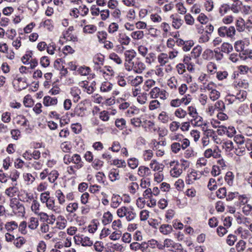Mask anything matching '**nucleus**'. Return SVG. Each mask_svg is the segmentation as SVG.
<instances>
[{"label":"nucleus","mask_w":252,"mask_h":252,"mask_svg":"<svg viewBox=\"0 0 252 252\" xmlns=\"http://www.w3.org/2000/svg\"><path fill=\"white\" fill-rule=\"evenodd\" d=\"M158 119L162 123H167L169 120H171V116L165 112H162L158 116Z\"/></svg>","instance_id":"nucleus-50"},{"label":"nucleus","mask_w":252,"mask_h":252,"mask_svg":"<svg viewBox=\"0 0 252 252\" xmlns=\"http://www.w3.org/2000/svg\"><path fill=\"white\" fill-rule=\"evenodd\" d=\"M145 68V64L141 61L136 59V72L138 73H141Z\"/></svg>","instance_id":"nucleus-57"},{"label":"nucleus","mask_w":252,"mask_h":252,"mask_svg":"<svg viewBox=\"0 0 252 252\" xmlns=\"http://www.w3.org/2000/svg\"><path fill=\"white\" fill-rule=\"evenodd\" d=\"M48 179L50 183H53L57 180V179L58 178V177L59 176V174L57 170H52V171H51V172L50 173L48 174Z\"/></svg>","instance_id":"nucleus-47"},{"label":"nucleus","mask_w":252,"mask_h":252,"mask_svg":"<svg viewBox=\"0 0 252 252\" xmlns=\"http://www.w3.org/2000/svg\"><path fill=\"white\" fill-rule=\"evenodd\" d=\"M131 37L135 40L141 39L144 37V32L143 31H137L132 32L130 34Z\"/></svg>","instance_id":"nucleus-58"},{"label":"nucleus","mask_w":252,"mask_h":252,"mask_svg":"<svg viewBox=\"0 0 252 252\" xmlns=\"http://www.w3.org/2000/svg\"><path fill=\"white\" fill-rule=\"evenodd\" d=\"M4 194L10 199L15 198V196L19 195V189L17 183L12 184V186L7 188L4 191Z\"/></svg>","instance_id":"nucleus-9"},{"label":"nucleus","mask_w":252,"mask_h":252,"mask_svg":"<svg viewBox=\"0 0 252 252\" xmlns=\"http://www.w3.org/2000/svg\"><path fill=\"white\" fill-rule=\"evenodd\" d=\"M233 49V48L232 45L228 42L223 43L220 47V51L227 54L232 52Z\"/></svg>","instance_id":"nucleus-31"},{"label":"nucleus","mask_w":252,"mask_h":252,"mask_svg":"<svg viewBox=\"0 0 252 252\" xmlns=\"http://www.w3.org/2000/svg\"><path fill=\"white\" fill-rule=\"evenodd\" d=\"M34 198V195L32 193L23 190L19 194L18 199L23 202L30 204Z\"/></svg>","instance_id":"nucleus-12"},{"label":"nucleus","mask_w":252,"mask_h":252,"mask_svg":"<svg viewBox=\"0 0 252 252\" xmlns=\"http://www.w3.org/2000/svg\"><path fill=\"white\" fill-rule=\"evenodd\" d=\"M164 144V142H162V144H160V142H156V143H154V149L157 151L156 155L157 156L161 157L164 154V149L163 145Z\"/></svg>","instance_id":"nucleus-24"},{"label":"nucleus","mask_w":252,"mask_h":252,"mask_svg":"<svg viewBox=\"0 0 252 252\" xmlns=\"http://www.w3.org/2000/svg\"><path fill=\"white\" fill-rule=\"evenodd\" d=\"M246 30L251 32L252 31V15H249L245 22Z\"/></svg>","instance_id":"nucleus-64"},{"label":"nucleus","mask_w":252,"mask_h":252,"mask_svg":"<svg viewBox=\"0 0 252 252\" xmlns=\"http://www.w3.org/2000/svg\"><path fill=\"white\" fill-rule=\"evenodd\" d=\"M109 58L117 64H120L123 63V61L121 58L115 53H111L109 56Z\"/></svg>","instance_id":"nucleus-55"},{"label":"nucleus","mask_w":252,"mask_h":252,"mask_svg":"<svg viewBox=\"0 0 252 252\" xmlns=\"http://www.w3.org/2000/svg\"><path fill=\"white\" fill-rule=\"evenodd\" d=\"M86 110L83 106L78 105L75 108L74 113L78 116L83 117L85 115Z\"/></svg>","instance_id":"nucleus-54"},{"label":"nucleus","mask_w":252,"mask_h":252,"mask_svg":"<svg viewBox=\"0 0 252 252\" xmlns=\"http://www.w3.org/2000/svg\"><path fill=\"white\" fill-rule=\"evenodd\" d=\"M150 167L155 171L162 172L163 165L162 164H159L155 159L152 160L150 163Z\"/></svg>","instance_id":"nucleus-27"},{"label":"nucleus","mask_w":252,"mask_h":252,"mask_svg":"<svg viewBox=\"0 0 252 252\" xmlns=\"http://www.w3.org/2000/svg\"><path fill=\"white\" fill-rule=\"evenodd\" d=\"M207 68L210 74H213L216 72L217 66L214 63L209 62L207 65Z\"/></svg>","instance_id":"nucleus-62"},{"label":"nucleus","mask_w":252,"mask_h":252,"mask_svg":"<svg viewBox=\"0 0 252 252\" xmlns=\"http://www.w3.org/2000/svg\"><path fill=\"white\" fill-rule=\"evenodd\" d=\"M113 219V216L111 213L108 211L105 212L103 216V220L102 222L104 224H107L109 223L112 221Z\"/></svg>","instance_id":"nucleus-48"},{"label":"nucleus","mask_w":252,"mask_h":252,"mask_svg":"<svg viewBox=\"0 0 252 252\" xmlns=\"http://www.w3.org/2000/svg\"><path fill=\"white\" fill-rule=\"evenodd\" d=\"M203 6L208 12L212 11L214 7L213 0H205L203 3Z\"/></svg>","instance_id":"nucleus-42"},{"label":"nucleus","mask_w":252,"mask_h":252,"mask_svg":"<svg viewBox=\"0 0 252 252\" xmlns=\"http://www.w3.org/2000/svg\"><path fill=\"white\" fill-rule=\"evenodd\" d=\"M18 227V223L14 220L6 222L4 224V228L8 232H12L17 229Z\"/></svg>","instance_id":"nucleus-23"},{"label":"nucleus","mask_w":252,"mask_h":252,"mask_svg":"<svg viewBox=\"0 0 252 252\" xmlns=\"http://www.w3.org/2000/svg\"><path fill=\"white\" fill-rule=\"evenodd\" d=\"M103 165V161L99 159L95 158L92 161V166L95 170H100Z\"/></svg>","instance_id":"nucleus-45"},{"label":"nucleus","mask_w":252,"mask_h":252,"mask_svg":"<svg viewBox=\"0 0 252 252\" xmlns=\"http://www.w3.org/2000/svg\"><path fill=\"white\" fill-rule=\"evenodd\" d=\"M188 166L189 163L185 160L181 159L179 161H176L174 165V177L179 176L182 174L183 169H185Z\"/></svg>","instance_id":"nucleus-8"},{"label":"nucleus","mask_w":252,"mask_h":252,"mask_svg":"<svg viewBox=\"0 0 252 252\" xmlns=\"http://www.w3.org/2000/svg\"><path fill=\"white\" fill-rule=\"evenodd\" d=\"M234 176L232 172H227L225 176L224 180L227 185L231 187L233 185Z\"/></svg>","instance_id":"nucleus-32"},{"label":"nucleus","mask_w":252,"mask_h":252,"mask_svg":"<svg viewBox=\"0 0 252 252\" xmlns=\"http://www.w3.org/2000/svg\"><path fill=\"white\" fill-rule=\"evenodd\" d=\"M149 95L152 98L159 97L160 99H165L167 98L168 94L164 90H160L157 87H154L150 92Z\"/></svg>","instance_id":"nucleus-7"},{"label":"nucleus","mask_w":252,"mask_h":252,"mask_svg":"<svg viewBox=\"0 0 252 252\" xmlns=\"http://www.w3.org/2000/svg\"><path fill=\"white\" fill-rule=\"evenodd\" d=\"M129 81L132 86L137 87L142 83L143 78L141 76H137L134 78H130Z\"/></svg>","instance_id":"nucleus-33"},{"label":"nucleus","mask_w":252,"mask_h":252,"mask_svg":"<svg viewBox=\"0 0 252 252\" xmlns=\"http://www.w3.org/2000/svg\"><path fill=\"white\" fill-rule=\"evenodd\" d=\"M136 55V52L132 49L126 50L124 52L125 57V66L129 64V63L134 60Z\"/></svg>","instance_id":"nucleus-13"},{"label":"nucleus","mask_w":252,"mask_h":252,"mask_svg":"<svg viewBox=\"0 0 252 252\" xmlns=\"http://www.w3.org/2000/svg\"><path fill=\"white\" fill-rule=\"evenodd\" d=\"M46 207L54 212L55 213L60 214L61 213V208L60 206L55 205V200L53 197H50L45 203Z\"/></svg>","instance_id":"nucleus-10"},{"label":"nucleus","mask_w":252,"mask_h":252,"mask_svg":"<svg viewBox=\"0 0 252 252\" xmlns=\"http://www.w3.org/2000/svg\"><path fill=\"white\" fill-rule=\"evenodd\" d=\"M122 197L117 194H113L111 200V206L113 208H117L122 203Z\"/></svg>","instance_id":"nucleus-21"},{"label":"nucleus","mask_w":252,"mask_h":252,"mask_svg":"<svg viewBox=\"0 0 252 252\" xmlns=\"http://www.w3.org/2000/svg\"><path fill=\"white\" fill-rule=\"evenodd\" d=\"M238 205L239 206H244L246 204H247L248 202V198L246 194L240 195L238 194Z\"/></svg>","instance_id":"nucleus-52"},{"label":"nucleus","mask_w":252,"mask_h":252,"mask_svg":"<svg viewBox=\"0 0 252 252\" xmlns=\"http://www.w3.org/2000/svg\"><path fill=\"white\" fill-rule=\"evenodd\" d=\"M215 87V84L212 82H210L208 83H206V82L203 83V85L201 86V90H203L205 91L206 90L211 91L212 90H214Z\"/></svg>","instance_id":"nucleus-49"},{"label":"nucleus","mask_w":252,"mask_h":252,"mask_svg":"<svg viewBox=\"0 0 252 252\" xmlns=\"http://www.w3.org/2000/svg\"><path fill=\"white\" fill-rule=\"evenodd\" d=\"M96 83L94 81L88 82L86 80L79 83V86L83 89V91L90 94L95 90Z\"/></svg>","instance_id":"nucleus-6"},{"label":"nucleus","mask_w":252,"mask_h":252,"mask_svg":"<svg viewBox=\"0 0 252 252\" xmlns=\"http://www.w3.org/2000/svg\"><path fill=\"white\" fill-rule=\"evenodd\" d=\"M156 82L153 79H148L144 83V89L146 91H149V89L155 86Z\"/></svg>","instance_id":"nucleus-61"},{"label":"nucleus","mask_w":252,"mask_h":252,"mask_svg":"<svg viewBox=\"0 0 252 252\" xmlns=\"http://www.w3.org/2000/svg\"><path fill=\"white\" fill-rule=\"evenodd\" d=\"M202 51V48L201 46L197 45L194 47L191 52V57L196 59L200 56Z\"/></svg>","instance_id":"nucleus-36"},{"label":"nucleus","mask_w":252,"mask_h":252,"mask_svg":"<svg viewBox=\"0 0 252 252\" xmlns=\"http://www.w3.org/2000/svg\"><path fill=\"white\" fill-rule=\"evenodd\" d=\"M109 178L112 182L119 180L120 178L119 171L117 169L111 170L109 174Z\"/></svg>","instance_id":"nucleus-44"},{"label":"nucleus","mask_w":252,"mask_h":252,"mask_svg":"<svg viewBox=\"0 0 252 252\" xmlns=\"http://www.w3.org/2000/svg\"><path fill=\"white\" fill-rule=\"evenodd\" d=\"M127 163L131 168L135 169L138 166L139 161L138 159L135 158H132L128 159Z\"/></svg>","instance_id":"nucleus-56"},{"label":"nucleus","mask_w":252,"mask_h":252,"mask_svg":"<svg viewBox=\"0 0 252 252\" xmlns=\"http://www.w3.org/2000/svg\"><path fill=\"white\" fill-rule=\"evenodd\" d=\"M113 84L108 81H105L102 83L100 87L101 92L107 93L112 90Z\"/></svg>","instance_id":"nucleus-28"},{"label":"nucleus","mask_w":252,"mask_h":252,"mask_svg":"<svg viewBox=\"0 0 252 252\" xmlns=\"http://www.w3.org/2000/svg\"><path fill=\"white\" fill-rule=\"evenodd\" d=\"M145 57V62L149 64L155 62L157 59L156 54L153 52L149 53Z\"/></svg>","instance_id":"nucleus-41"},{"label":"nucleus","mask_w":252,"mask_h":252,"mask_svg":"<svg viewBox=\"0 0 252 252\" xmlns=\"http://www.w3.org/2000/svg\"><path fill=\"white\" fill-rule=\"evenodd\" d=\"M126 121L123 118L117 119L115 121L116 126L120 130H122L125 128Z\"/></svg>","instance_id":"nucleus-51"},{"label":"nucleus","mask_w":252,"mask_h":252,"mask_svg":"<svg viewBox=\"0 0 252 252\" xmlns=\"http://www.w3.org/2000/svg\"><path fill=\"white\" fill-rule=\"evenodd\" d=\"M72 163L74 164V167L76 169H79L84 166V162L82 161L81 156L77 154H74L72 156Z\"/></svg>","instance_id":"nucleus-15"},{"label":"nucleus","mask_w":252,"mask_h":252,"mask_svg":"<svg viewBox=\"0 0 252 252\" xmlns=\"http://www.w3.org/2000/svg\"><path fill=\"white\" fill-rule=\"evenodd\" d=\"M31 210L35 215L40 211V203L35 198L31 201Z\"/></svg>","instance_id":"nucleus-25"},{"label":"nucleus","mask_w":252,"mask_h":252,"mask_svg":"<svg viewBox=\"0 0 252 252\" xmlns=\"http://www.w3.org/2000/svg\"><path fill=\"white\" fill-rule=\"evenodd\" d=\"M173 54V51H170L169 55L165 53H161L158 56V62L160 66H163L167 63H169V60L172 58V55Z\"/></svg>","instance_id":"nucleus-11"},{"label":"nucleus","mask_w":252,"mask_h":252,"mask_svg":"<svg viewBox=\"0 0 252 252\" xmlns=\"http://www.w3.org/2000/svg\"><path fill=\"white\" fill-rule=\"evenodd\" d=\"M138 174L143 177H148L152 175L150 168L145 166H140L138 170Z\"/></svg>","instance_id":"nucleus-18"},{"label":"nucleus","mask_w":252,"mask_h":252,"mask_svg":"<svg viewBox=\"0 0 252 252\" xmlns=\"http://www.w3.org/2000/svg\"><path fill=\"white\" fill-rule=\"evenodd\" d=\"M9 206L15 214L23 216L25 214V207L17 198L10 199Z\"/></svg>","instance_id":"nucleus-3"},{"label":"nucleus","mask_w":252,"mask_h":252,"mask_svg":"<svg viewBox=\"0 0 252 252\" xmlns=\"http://www.w3.org/2000/svg\"><path fill=\"white\" fill-rule=\"evenodd\" d=\"M235 50L238 52H242V55L245 49V41L243 40H238L235 41L234 45Z\"/></svg>","instance_id":"nucleus-19"},{"label":"nucleus","mask_w":252,"mask_h":252,"mask_svg":"<svg viewBox=\"0 0 252 252\" xmlns=\"http://www.w3.org/2000/svg\"><path fill=\"white\" fill-rule=\"evenodd\" d=\"M17 123L21 126H29L28 120L23 115H19L17 117Z\"/></svg>","instance_id":"nucleus-39"},{"label":"nucleus","mask_w":252,"mask_h":252,"mask_svg":"<svg viewBox=\"0 0 252 252\" xmlns=\"http://www.w3.org/2000/svg\"><path fill=\"white\" fill-rule=\"evenodd\" d=\"M236 33H241L246 30L245 21L242 17H239L235 21Z\"/></svg>","instance_id":"nucleus-14"},{"label":"nucleus","mask_w":252,"mask_h":252,"mask_svg":"<svg viewBox=\"0 0 252 252\" xmlns=\"http://www.w3.org/2000/svg\"><path fill=\"white\" fill-rule=\"evenodd\" d=\"M38 225V221L37 219L33 217L30 218L28 227L31 229H35Z\"/></svg>","instance_id":"nucleus-59"},{"label":"nucleus","mask_w":252,"mask_h":252,"mask_svg":"<svg viewBox=\"0 0 252 252\" xmlns=\"http://www.w3.org/2000/svg\"><path fill=\"white\" fill-rule=\"evenodd\" d=\"M93 62L95 65L100 67L103 64L104 56L101 54H97L94 57Z\"/></svg>","instance_id":"nucleus-37"},{"label":"nucleus","mask_w":252,"mask_h":252,"mask_svg":"<svg viewBox=\"0 0 252 252\" xmlns=\"http://www.w3.org/2000/svg\"><path fill=\"white\" fill-rule=\"evenodd\" d=\"M117 214L119 218L125 217L128 221L133 220L136 216V214L133 208L125 206H122L119 208L117 211Z\"/></svg>","instance_id":"nucleus-2"},{"label":"nucleus","mask_w":252,"mask_h":252,"mask_svg":"<svg viewBox=\"0 0 252 252\" xmlns=\"http://www.w3.org/2000/svg\"><path fill=\"white\" fill-rule=\"evenodd\" d=\"M202 175H203V172L198 173L197 171L193 170L189 174L188 177L189 180L192 182L197 179H199Z\"/></svg>","instance_id":"nucleus-34"},{"label":"nucleus","mask_w":252,"mask_h":252,"mask_svg":"<svg viewBox=\"0 0 252 252\" xmlns=\"http://www.w3.org/2000/svg\"><path fill=\"white\" fill-rule=\"evenodd\" d=\"M55 195L57 198L58 203L60 205H63L65 202V196L61 189L56 190Z\"/></svg>","instance_id":"nucleus-26"},{"label":"nucleus","mask_w":252,"mask_h":252,"mask_svg":"<svg viewBox=\"0 0 252 252\" xmlns=\"http://www.w3.org/2000/svg\"><path fill=\"white\" fill-rule=\"evenodd\" d=\"M203 156L207 158L218 159L221 158V151L217 146H215L213 149L208 148L205 150Z\"/></svg>","instance_id":"nucleus-5"},{"label":"nucleus","mask_w":252,"mask_h":252,"mask_svg":"<svg viewBox=\"0 0 252 252\" xmlns=\"http://www.w3.org/2000/svg\"><path fill=\"white\" fill-rule=\"evenodd\" d=\"M159 230L163 235H168L173 231V225L169 224H162L159 227Z\"/></svg>","instance_id":"nucleus-20"},{"label":"nucleus","mask_w":252,"mask_h":252,"mask_svg":"<svg viewBox=\"0 0 252 252\" xmlns=\"http://www.w3.org/2000/svg\"><path fill=\"white\" fill-rule=\"evenodd\" d=\"M79 204L77 202H70L65 208V210L69 214L74 213L78 209Z\"/></svg>","instance_id":"nucleus-22"},{"label":"nucleus","mask_w":252,"mask_h":252,"mask_svg":"<svg viewBox=\"0 0 252 252\" xmlns=\"http://www.w3.org/2000/svg\"><path fill=\"white\" fill-rule=\"evenodd\" d=\"M148 246L151 248H158L159 249L162 250L163 249V246L161 243H159L158 241L152 239L148 241Z\"/></svg>","instance_id":"nucleus-35"},{"label":"nucleus","mask_w":252,"mask_h":252,"mask_svg":"<svg viewBox=\"0 0 252 252\" xmlns=\"http://www.w3.org/2000/svg\"><path fill=\"white\" fill-rule=\"evenodd\" d=\"M163 248L166 249V251L172 252L173 249V241L171 239H166L164 240Z\"/></svg>","instance_id":"nucleus-40"},{"label":"nucleus","mask_w":252,"mask_h":252,"mask_svg":"<svg viewBox=\"0 0 252 252\" xmlns=\"http://www.w3.org/2000/svg\"><path fill=\"white\" fill-rule=\"evenodd\" d=\"M81 94L80 90L77 87H73L71 89L70 94L73 97L74 101H78L80 98V94Z\"/></svg>","instance_id":"nucleus-30"},{"label":"nucleus","mask_w":252,"mask_h":252,"mask_svg":"<svg viewBox=\"0 0 252 252\" xmlns=\"http://www.w3.org/2000/svg\"><path fill=\"white\" fill-rule=\"evenodd\" d=\"M138 189L139 185L136 182H131L128 187V190L132 194H134Z\"/></svg>","instance_id":"nucleus-60"},{"label":"nucleus","mask_w":252,"mask_h":252,"mask_svg":"<svg viewBox=\"0 0 252 252\" xmlns=\"http://www.w3.org/2000/svg\"><path fill=\"white\" fill-rule=\"evenodd\" d=\"M246 243L244 240H240L236 245L237 252H243L246 249Z\"/></svg>","instance_id":"nucleus-63"},{"label":"nucleus","mask_w":252,"mask_h":252,"mask_svg":"<svg viewBox=\"0 0 252 252\" xmlns=\"http://www.w3.org/2000/svg\"><path fill=\"white\" fill-rule=\"evenodd\" d=\"M96 179L98 183L105 184V175L102 172H98L95 175Z\"/></svg>","instance_id":"nucleus-53"},{"label":"nucleus","mask_w":252,"mask_h":252,"mask_svg":"<svg viewBox=\"0 0 252 252\" xmlns=\"http://www.w3.org/2000/svg\"><path fill=\"white\" fill-rule=\"evenodd\" d=\"M221 147L226 153H230L234 149L233 143L231 140L223 141L221 142Z\"/></svg>","instance_id":"nucleus-16"},{"label":"nucleus","mask_w":252,"mask_h":252,"mask_svg":"<svg viewBox=\"0 0 252 252\" xmlns=\"http://www.w3.org/2000/svg\"><path fill=\"white\" fill-rule=\"evenodd\" d=\"M58 103V99L56 97L45 96L43 98V103L45 106H49L56 105Z\"/></svg>","instance_id":"nucleus-17"},{"label":"nucleus","mask_w":252,"mask_h":252,"mask_svg":"<svg viewBox=\"0 0 252 252\" xmlns=\"http://www.w3.org/2000/svg\"><path fill=\"white\" fill-rule=\"evenodd\" d=\"M234 86L236 88L247 89L249 87L248 81L245 79H239L234 82Z\"/></svg>","instance_id":"nucleus-29"},{"label":"nucleus","mask_w":252,"mask_h":252,"mask_svg":"<svg viewBox=\"0 0 252 252\" xmlns=\"http://www.w3.org/2000/svg\"><path fill=\"white\" fill-rule=\"evenodd\" d=\"M174 153H178L181 149L184 150L189 145V140L182 134L174 135Z\"/></svg>","instance_id":"nucleus-1"},{"label":"nucleus","mask_w":252,"mask_h":252,"mask_svg":"<svg viewBox=\"0 0 252 252\" xmlns=\"http://www.w3.org/2000/svg\"><path fill=\"white\" fill-rule=\"evenodd\" d=\"M119 41L122 45H128L130 42V38L125 34H120Z\"/></svg>","instance_id":"nucleus-43"},{"label":"nucleus","mask_w":252,"mask_h":252,"mask_svg":"<svg viewBox=\"0 0 252 252\" xmlns=\"http://www.w3.org/2000/svg\"><path fill=\"white\" fill-rule=\"evenodd\" d=\"M218 32L220 37H227L231 39H234L236 34L235 28L233 26H221L218 29Z\"/></svg>","instance_id":"nucleus-4"},{"label":"nucleus","mask_w":252,"mask_h":252,"mask_svg":"<svg viewBox=\"0 0 252 252\" xmlns=\"http://www.w3.org/2000/svg\"><path fill=\"white\" fill-rule=\"evenodd\" d=\"M83 32L85 33L92 34L97 30V28L94 25H87L83 28Z\"/></svg>","instance_id":"nucleus-38"},{"label":"nucleus","mask_w":252,"mask_h":252,"mask_svg":"<svg viewBox=\"0 0 252 252\" xmlns=\"http://www.w3.org/2000/svg\"><path fill=\"white\" fill-rule=\"evenodd\" d=\"M78 9L80 10V15L84 17L88 15L89 12V8L85 4H83L82 2L78 5Z\"/></svg>","instance_id":"nucleus-46"}]
</instances>
